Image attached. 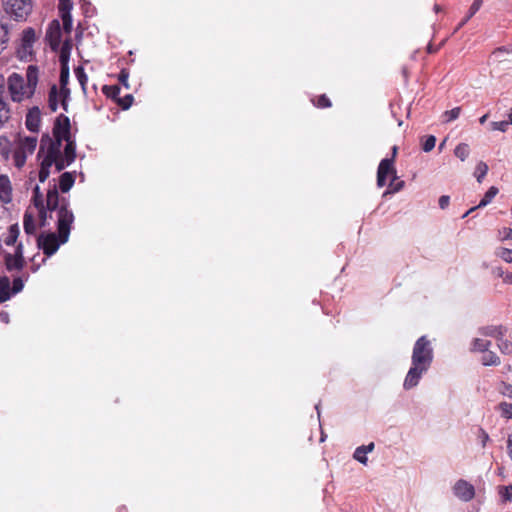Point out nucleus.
I'll return each instance as SVG.
<instances>
[{
    "mask_svg": "<svg viewBox=\"0 0 512 512\" xmlns=\"http://www.w3.org/2000/svg\"><path fill=\"white\" fill-rule=\"evenodd\" d=\"M433 357V348L428 338L426 336L418 338L412 351L411 367L403 382L405 390H410L419 384L422 376L429 370Z\"/></svg>",
    "mask_w": 512,
    "mask_h": 512,
    "instance_id": "f257e3e1",
    "label": "nucleus"
},
{
    "mask_svg": "<svg viewBox=\"0 0 512 512\" xmlns=\"http://www.w3.org/2000/svg\"><path fill=\"white\" fill-rule=\"evenodd\" d=\"M74 215H70L66 210L60 212L57 233L42 232L37 237V247L43 251L47 257L54 255L59 247L68 242Z\"/></svg>",
    "mask_w": 512,
    "mask_h": 512,
    "instance_id": "f03ea898",
    "label": "nucleus"
},
{
    "mask_svg": "<svg viewBox=\"0 0 512 512\" xmlns=\"http://www.w3.org/2000/svg\"><path fill=\"white\" fill-rule=\"evenodd\" d=\"M38 73L37 66L29 65L26 70V83L24 78L17 73H12L8 77V90L14 102H20L25 97L30 98L34 95L38 84Z\"/></svg>",
    "mask_w": 512,
    "mask_h": 512,
    "instance_id": "7ed1b4c3",
    "label": "nucleus"
},
{
    "mask_svg": "<svg viewBox=\"0 0 512 512\" xmlns=\"http://www.w3.org/2000/svg\"><path fill=\"white\" fill-rule=\"evenodd\" d=\"M53 136L54 140L48 134H44L42 136L38 156L41 155V152H43L45 148L50 151L53 149V151L57 153V149L62 147V142L72 138L69 117L64 114H60L55 119Z\"/></svg>",
    "mask_w": 512,
    "mask_h": 512,
    "instance_id": "20e7f679",
    "label": "nucleus"
},
{
    "mask_svg": "<svg viewBox=\"0 0 512 512\" xmlns=\"http://www.w3.org/2000/svg\"><path fill=\"white\" fill-rule=\"evenodd\" d=\"M45 209L47 212H50L49 218H52L51 213H56L57 226L59 223L60 212L66 210L70 215H74L72 210L69 209V200L65 197L59 196L58 189L55 184L47 191Z\"/></svg>",
    "mask_w": 512,
    "mask_h": 512,
    "instance_id": "39448f33",
    "label": "nucleus"
},
{
    "mask_svg": "<svg viewBox=\"0 0 512 512\" xmlns=\"http://www.w3.org/2000/svg\"><path fill=\"white\" fill-rule=\"evenodd\" d=\"M4 11L15 21H24L32 11V0H2Z\"/></svg>",
    "mask_w": 512,
    "mask_h": 512,
    "instance_id": "423d86ee",
    "label": "nucleus"
},
{
    "mask_svg": "<svg viewBox=\"0 0 512 512\" xmlns=\"http://www.w3.org/2000/svg\"><path fill=\"white\" fill-rule=\"evenodd\" d=\"M391 176L398 179L396 169L393 164V158H384L380 161L377 169V186L384 187L387 183V177Z\"/></svg>",
    "mask_w": 512,
    "mask_h": 512,
    "instance_id": "0eeeda50",
    "label": "nucleus"
},
{
    "mask_svg": "<svg viewBox=\"0 0 512 512\" xmlns=\"http://www.w3.org/2000/svg\"><path fill=\"white\" fill-rule=\"evenodd\" d=\"M453 491L456 497L465 502L472 500L475 495L474 486L463 479L455 483Z\"/></svg>",
    "mask_w": 512,
    "mask_h": 512,
    "instance_id": "6e6552de",
    "label": "nucleus"
},
{
    "mask_svg": "<svg viewBox=\"0 0 512 512\" xmlns=\"http://www.w3.org/2000/svg\"><path fill=\"white\" fill-rule=\"evenodd\" d=\"M55 157L56 153L53 151V149L51 151L46 149V154L43 160L41 161L40 170L38 174L39 181L41 183H44L49 177L50 168L53 165V162H55Z\"/></svg>",
    "mask_w": 512,
    "mask_h": 512,
    "instance_id": "1a4fd4ad",
    "label": "nucleus"
},
{
    "mask_svg": "<svg viewBox=\"0 0 512 512\" xmlns=\"http://www.w3.org/2000/svg\"><path fill=\"white\" fill-rule=\"evenodd\" d=\"M41 123V112L39 107L34 106L30 108L26 114L25 125L26 128L33 133H37Z\"/></svg>",
    "mask_w": 512,
    "mask_h": 512,
    "instance_id": "9d476101",
    "label": "nucleus"
},
{
    "mask_svg": "<svg viewBox=\"0 0 512 512\" xmlns=\"http://www.w3.org/2000/svg\"><path fill=\"white\" fill-rule=\"evenodd\" d=\"M61 26L58 20H52L47 28L46 37L52 49H57L61 41Z\"/></svg>",
    "mask_w": 512,
    "mask_h": 512,
    "instance_id": "9b49d317",
    "label": "nucleus"
},
{
    "mask_svg": "<svg viewBox=\"0 0 512 512\" xmlns=\"http://www.w3.org/2000/svg\"><path fill=\"white\" fill-rule=\"evenodd\" d=\"M0 201L9 204L12 201V185L7 175H0Z\"/></svg>",
    "mask_w": 512,
    "mask_h": 512,
    "instance_id": "f8f14e48",
    "label": "nucleus"
},
{
    "mask_svg": "<svg viewBox=\"0 0 512 512\" xmlns=\"http://www.w3.org/2000/svg\"><path fill=\"white\" fill-rule=\"evenodd\" d=\"M479 332L483 336L493 337L499 341L506 334L507 328L503 325H489L482 327Z\"/></svg>",
    "mask_w": 512,
    "mask_h": 512,
    "instance_id": "ddd939ff",
    "label": "nucleus"
},
{
    "mask_svg": "<svg viewBox=\"0 0 512 512\" xmlns=\"http://www.w3.org/2000/svg\"><path fill=\"white\" fill-rule=\"evenodd\" d=\"M499 190L497 187L495 186H491L487 192L485 193V195L483 196V198L481 199V201L479 202V204L477 206H474L472 208H470L463 216L462 218H465L467 217L470 213H472L473 211H475L476 209L478 208H481V207H485L487 206L489 203H491V201L493 200V198L498 194Z\"/></svg>",
    "mask_w": 512,
    "mask_h": 512,
    "instance_id": "4468645a",
    "label": "nucleus"
},
{
    "mask_svg": "<svg viewBox=\"0 0 512 512\" xmlns=\"http://www.w3.org/2000/svg\"><path fill=\"white\" fill-rule=\"evenodd\" d=\"M75 183V172H64L59 177V189L67 193Z\"/></svg>",
    "mask_w": 512,
    "mask_h": 512,
    "instance_id": "2eb2a0df",
    "label": "nucleus"
},
{
    "mask_svg": "<svg viewBox=\"0 0 512 512\" xmlns=\"http://www.w3.org/2000/svg\"><path fill=\"white\" fill-rule=\"evenodd\" d=\"M66 142L62 156L66 159V164H72L76 158V142L70 138Z\"/></svg>",
    "mask_w": 512,
    "mask_h": 512,
    "instance_id": "dca6fc26",
    "label": "nucleus"
},
{
    "mask_svg": "<svg viewBox=\"0 0 512 512\" xmlns=\"http://www.w3.org/2000/svg\"><path fill=\"white\" fill-rule=\"evenodd\" d=\"M10 279L7 276L0 277V303L6 302L12 296Z\"/></svg>",
    "mask_w": 512,
    "mask_h": 512,
    "instance_id": "f3484780",
    "label": "nucleus"
},
{
    "mask_svg": "<svg viewBox=\"0 0 512 512\" xmlns=\"http://www.w3.org/2000/svg\"><path fill=\"white\" fill-rule=\"evenodd\" d=\"M24 263V258L16 257L10 253L5 255V266L8 271L21 270Z\"/></svg>",
    "mask_w": 512,
    "mask_h": 512,
    "instance_id": "a211bd4d",
    "label": "nucleus"
},
{
    "mask_svg": "<svg viewBox=\"0 0 512 512\" xmlns=\"http://www.w3.org/2000/svg\"><path fill=\"white\" fill-rule=\"evenodd\" d=\"M484 0H474L472 5L470 6L468 13L462 19V21L457 25L454 32L459 31L481 8Z\"/></svg>",
    "mask_w": 512,
    "mask_h": 512,
    "instance_id": "6ab92c4d",
    "label": "nucleus"
},
{
    "mask_svg": "<svg viewBox=\"0 0 512 512\" xmlns=\"http://www.w3.org/2000/svg\"><path fill=\"white\" fill-rule=\"evenodd\" d=\"M37 146V137L35 136H27L24 137L20 142L19 150L24 151L26 153L32 154Z\"/></svg>",
    "mask_w": 512,
    "mask_h": 512,
    "instance_id": "aec40b11",
    "label": "nucleus"
},
{
    "mask_svg": "<svg viewBox=\"0 0 512 512\" xmlns=\"http://www.w3.org/2000/svg\"><path fill=\"white\" fill-rule=\"evenodd\" d=\"M23 227L27 235H34L36 233V223L34 217L28 211L24 213Z\"/></svg>",
    "mask_w": 512,
    "mask_h": 512,
    "instance_id": "412c9836",
    "label": "nucleus"
},
{
    "mask_svg": "<svg viewBox=\"0 0 512 512\" xmlns=\"http://www.w3.org/2000/svg\"><path fill=\"white\" fill-rule=\"evenodd\" d=\"M36 41L35 30L31 27L26 28L22 32L21 44L33 47Z\"/></svg>",
    "mask_w": 512,
    "mask_h": 512,
    "instance_id": "4be33fe9",
    "label": "nucleus"
},
{
    "mask_svg": "<svg viewBox=\"0 0 512 512\" xmlns=\"http://www.w3.org/2000/svg\"><path fill=\"white\" fill-rule=\"evenodd\" d=\"M19 234L20 230L18 224L11 225L8 230V236L4 239V243L7 246L14 245L19 237Z\"/></svg>",
    "mask_w": 512,
    "mask_h": 512,
    "instance_id": "5701e85b",
    "label": "nucleus"
},
{
    "mask_svg": "<svg viewBox=\"0 0 512 512\" xmlns=\"http://www.w3.org/2000/svg\"><path fill=\"white\" fill-rule=\"evenodd\" d=\"M48 106L52 112H56L58 109V88L56 85H52L49 90Z\"/></svg>",
    "mask_w": 512,
    "mask_h": 512,
    "instance_id": "b1692460",
    "label": "nucleus"
},
{
    "mask_svg": "<svg viewBox=\"0 0 512 512\" xmlns=\"http://www.w3.org/2000/svg\"><path fill=\"white\" fill-rule=\"evenodd\" d=\"M481 363L484 366H498L500 364V358L493 351H486L481 358Z\"/></svg>",
    "mask_w": 512,
    "mask_h": 512,
    "instance_id": "393cba45",
    "label": "nucleus"
},
{
    "mask_svg": "<svg viewBox=\"0 0 512 512\" xmlns=\"http://www.w3.org/2000/svg\"><path fill=\"white\" fill-rule=\"evenodd\" d=\"M470 154V148L467 143H460L454 149V155L461 161H465Z\"/></svg>",
    "mask_w": 512,
    "mask_h": 512,
    "instance_id": "a878e982",
    "label": "nucleus"
},
{
    "mask_svg": "<svg viewBox=\"0 0 512 512\" xmlns=\"http://www.w3.org/2000/svg\"><path fill=\"white\" fill-rule=\"evenodd\" d=\"M102 92L106 97L117 101L120 94V87L118 85H104Z\"/></svg>",
    "mask_w": 512,
    "mask_h": 512,
    "instance_id": "bb28decb",
    "label": "nucleus"
},
{
    "mask_svg": "<svg viewBox=\"0 0 512 512\" xmlns=\"http://www.w3.org/2000/svg\"><path fill=\"white\" fill-rule=\"evenodd\" d=\"M397 179L391 178L388 189L383 193V197H386L389 194L397 193L401 191L405 185L403 180L396 181Z\"/></svg>",
    "mask_w": 512,
    "mask_h": 512,
    "instance_id": "cd10ccee",
    "label": "nucleus"
},
{
    "mask_svg": "<svg viewBox=\"0 0 512 512\" xmlns=\"http://www.w3.org/2000/svg\"><path fill=\"white\" fill-rule=\"evenodd\" d=\"M17 53L19 58L24 61H32L34 58L33 47L31 46L21 44Z\"/></svg>",
    "mask_w": 512,
    "mask_h": 512,
    "instance_id": "c85d7f7f",
    "label": "nucleus"
},
{
    "mask_svg": "<svg viewBox=\"0 0 512 512\" xmlns=\"http://www.w3.org/2000/svg\"><path fill=\"white\" fill-rule=\"evenodd\" d=\"M491 345V342L488 340H483L480 338H475L472 341V351H479V352H486L488 351L489 347Z\"/></svg>",
    "mask_w": 512,
    "mask_h": 512,
    "instance_id": "c756f323",
    "label": "nucleus"
},
{
    "mask_svg": "<svg viewBox=\"0 0 512 512\" xmlns=\"http://www.w3.org/2000/svg\"><path fill=\"white\" fill-rule=\"evenodd\" d=\"M70 51H71V45L68 41H66L60 49L59 61H60L61 66L64 64L68 65L69 58H70Z\"/></svg>",
    "mask_w": 512,
    "mask_h": 512,
    "instance_id": "7c9ffc66",
    "label": "nucleus"
},
{
    "mask_svg": "<svg viewBox=\"0 0 512 512\" xmlns=\"http://www.w3.org/2000/svg\"><path fill=\"white\" fill-rule=\"evenodd\" d=\"M10 118V109L8 104L0 97V127Z\"/></svg>",
    "mask_w": 512,
    "mask_h": 512,
    "instance_id": "2f4dec72",
    "label": "nucleus"
},
{
    "mask_svg": "<svg viewBox=\"0 0 512 512\" xmlns=\"http://www.w3.org/2000/svg\"><path fill=\"white\" fill-rule=\"evenodd\" d=\"M32 203L37 209L45 207L44 197L38 185L33 189Z\"/></svg>",
    "mask_w": 512,
    "mask_h": 512,
    "instance_id": "473e14b6",
    "label": "nucleus"
},
{
    "mask_svg": "<svg viewBox=\"0 0 512 512\" xmlns=\"http://www.w3.org/2000/svg\"><path fill=\"white\" fill-rule=\"evenodd\" d=\"M74 72H75V75H76V78H77L79 84L81 85L83 92L85 93L88 77H87V74L85 73L84 68L81 66H78L75 68Z\"/></svg>",
    "mask_w": 512,
    "mask_h": 512,
    "instance_id": "72a5a7b5",
    "label": "nucleus"
},
{
    "mask_svg": "<svg viewBox=\"0 0 512 512\" xmlns=\"http://www.w3.org/2000/svg\"><path fill=\"white\" fill-rule=\"evenodd\" d=\"M488 169H489L488 165L483 161H480L477 164L475 172H474V176L476 177V179L479 183H481L482 180L484 179V177L486 176Z\"/></svg>",
    "mask_w": 512,
    "mask_h": 512,
    "instance_id": "f704fd0d",
    "label": "nucleus"
},
{
    "mask_svg": "<svg viewBox=\"0 0 512 512\" xmlns=\"http://www.w3.org/2000/svg\"><path fill=\"white\" fill-rule=\"evenodd\" d=\"M461 113V107H455L451 110H447L442 114L443 122H451L456 120Z\"/></svg>",
    "mask_w": 512,
    "mask_h": 512,
    "instance_id": "c9c22d12",
    "label": "nucleus"
},
{
    "mask_svg": "<svg viewBox=\"0 0 512 512\" xmlns=\"http://www.w3.org/2000/svg\"><path fill=\"white\" fill-rule=\"evenodd\" d=\"M53 164L55 165L57 172L64 170L67 166L70 165V164H66V159H65V157L62 156L61 148L57 149L55 162H53Z\"/></svg>",
    "mask_w": 512,
    "mask_h": 512,
    "instance_id": "e433bc0d",
    "label": "nucleus"
},
{
    "mask_svg": "<svg viewBox=\"0 0 512 512\" xmlns=\"http://www.w3.org/2000/svg\"><path fill=\"white\" fill-rule=\"evenodd\" d=\"M366 455L367 453L364 450L363 446L361 445L355 449L353 453V458L360 462L361 464L366 465L368 462V458Z\"/></svg>",
    "mask_w": 512,
    "mask_h": 512,
    "instance_id": "4c0bfd02",
    "label": "nucleus"
},
{
    "mask_svg": "<svg viewBox=\"0 0 512 512\" xmlns=\"http://www.w3.org/2000/svg\"><path fill=\"white\" fill-rule=\"evenodd\" d=\"M73 8L72 0H59L58 9L60 15L71 14Z\"/></svg>",
    "mask_w": 512,
    "mask_h": 512,
    "instance_id": "58836bf2",
    "label": "nucleus"
},
{
    "mask_svg": "<svg viewBox=\"0 0 512 512\" xmlns=\"http://www.w3.org/2000/svg\"><path fill=\"white\" fill-rule=\"evenodd\" d=\"M497 346H498L499 350L501 351V353H503V354H511L512 353V342L505 339L504 337L498 341Z\"/></svg>",
    "mask_w": 512,
    "mask_h": 512,
    "instance_id": "ea45409f",
    "label": "nucleus"
},
{
    "mask_svg": "<svg viewBox=\"0 0 512 512\" xmlns=\"http://www.w3.org/2000/svg\"><path fill=\"white\" fill-rule=\"evenodd\" d=\"M436 145V137L433 135H429L425 138V140L422 143V149L424 152H430L434 149Z\"/></svg>",
    "mask_w": 512,
    "mask_h": 512,
    "instance_id": "a19ab883",
    "label": "nucleus"
},
{
    "mask_svg": "<svg viewBox=\"0 0 512 512\" xmlns=\"http://www.w3.org/2000/svg\"><path fill=\"white\" fill-rule=\"evenodd\" d=\"M63 23V30L65 33L70 34L73 28V20L71 14L60 15Z\"/></svg>",
    "mask_w": 512,
    "mask_h": 512,
    "instance_id": "79ce46f5",
    "label": "nucleus"
},
{
    "mask_svg": "<svg viewBox=\"0 0 512 512\" xmlns=\"http://www.w3.org/2000/svg\"><path fill=\"white\" fill-rule=\"evenodd\" d=\"M69 81V66L64 64L60 69L59 82L60 86H67Z\"/></svg>",
    "mask_w": 512,
    "mask_h": 512,
    "instance_id": "37998d69",
    "label": "nucleus"
},
{
    "mask_svg": "<svg viewBox=\"0 0 512 512\" xmlns=\"http://www.w3.org/2000/svg\"><path fill=\"white\" fill-rule=\"evenodd\" d=\"M133 99V95L128 94L124 98H118L116 102L122 109L127 110L131 107Z\"/></svg>",
    "mask_w": 512,
    "mask_h": 512,
    "instance_id": "c03bdc74",
    "label": "nucleus"
},
{
    "mask_svg": "<svg viewBox=\"0 0 512 512\" xmlns=\"http://www.w3.org/2000/svg\"><path fill=\"white\" fill-rule=\"evenodd\" d=\"M500 495L503 502H508L512 500V484L508 486H502L500 488Z\"/></svg>",
    "mask_w": 512,
    "mask_h": 512,
    "instance_id": "a18cd8bd",
    "label": "nucleus"
},
{
    "mask_svg": "<svg viewBox=\"0 0 512 512\" xmlns=\"http://www.w3.org/2000/svg\"><path fill=\"white\" fill-rule=\"evenodd\" d=\"M26 157H27L26 156V152L17 149L14 152L15 165L18 168L22 167L25 164V162H26Z\"/></svg>",
    "mask_w": 512,
    "mask_h": 512,
    "instance_id": "49530a36",
    "label": "nucleus"
},
{
    "mask_svg": "<svg viewBox=\"0 0 512 512\" xmlns=\"http://www.w3.org/2000/svg\"><path fill=\"white\" fill-rule=\"evenodd\" d=\"M8 42V30L0 24V52L4 49V45Z\"/></svg>",
    "mask_w": 512,
    "mask_h": 512,
    "instance_id": "de8ad7c7",
    "label": "nucleus"
},
{
    "mask_svg": "<svg viewBox=\"0 0 512 512\" xmlns=\"http://www.w3.org/2000/svg\"><path fill=\"white\" fill-rule=\"evenodd\" d=\"M315 105L318 108H328V107H331L332 104H331L330 99L325 94H323L318 97Z\"/></svg>",
    "mask_w": 512,
    "mask_h": 512,
    "instance_id": "09e8293b",
    "label": "nucleus"
},
{
    "mask_svg": "<svg viewBox=\"0 0 512 512\" xmlns=\"http://www.w3.org/2000/svg\"><path fill=\"white\" fill-rule=\"evenodd\" d=\"M508 126H509V122H506V121H494V122H491V128L492 130H498V131H501V132H506V130L508 129Z\"/></svg>",
    "mask_w": 512,
    "mask_h": 512,
    "instance_id": "8fccbe9b",
    "label": "nucleus"
},
{
    "mask_svg": "<svg viewBox=\"0 0 512 512\" xmlns=\"http://www.w3.org/2000/svg\"><path fill=\"white\" fill-rule=\"evenodd\" d=\"M498 255L507 263H512V250L508 248H501Z\"/></svg>",
    "mask_w": 512,
    "mask_h": 512,
    "instance_id": "3c124183",
    "label": "nucleus"
},
{
    "mask_svg": "<svg viewBox=\"0 0 512 512\" xmlns=\"http://www.w3.org/2000/svg\"><path fill=\"white\" fill-rule=\"evenodd\" d=\"M24 287L23 280L20 277H17L13 280L12 293L16 294L22 291Z\"/></svg>",
    "mask_w": 512,
    "mask_h": 512,
    "instance_id": "603ef678",
    "label": "nucleus"
},
{
    "mask_svg": "<svg viewBox=\"0 0 512 512\" xmlns=\"http://www.w3.org/2000/svg\"><path fill=\"white\" fill-rule=\"evenodd\" d=\"M128 78H129V72L126 69H122L119 73L118 80L126 88L129 87Z\"/></svg>",
    "mask_w": 512,
    "mask_h": 512,
    "instance_id": "864d4df0",
    "label": "nucleus"
},
{
    "mask_svg": "<svg viewBox=\"0 0 512 512\" xmlns=\"http://www.w3.org/2000/svg\"><path fill=\"white\" fill-rule=\"evenodd\" d=\"M39 210V218H40V227H45L47 225L48 212L45 207L38 208Z\"/></svg>",
    "mask_w": 512,
    "mask_h": 512,
    "instance_id": "5fc2aeb1",
    "label": "nucleus"
},
{
    "mask_svg": "<svg viewBox=\"0 0 512 512\" xmlns=\"http://www.w3.org/2000/svg\"><path fill=\"white\" fill-rule=\"evenodd\" d=\"M500 409L501 411L503 412V414L507 417V418H511L512 417V404H509V403H501L500 404Z\"/></svg>",
    "mask_w": 512,
    "mask_h": 512,
    "instance_id": "6e6d98bb",
    "label": "nucleus"
},
{
    "mask_svg": "<svg viewBox=\"0 0 512 512\" xmlns=\"http://www.w3.org/2000/svg\"><path fill=\"white\" fill-rule=\"evenodd\" d=\"M499 235L501 240L512 239V228H503L499 231Z\"/></svg>",
    "mask_w": 512,
    "mask_h": 512,
    "instance_id": "4d7b16f0",
    "label": "nucleus"
},
{
    "mask_svg": "<svg viewBox=\"0 0 512 512\" xmlns=\"http://www.w3.org/2000/svg\"><path fill=\"white\" fill-rule=\"evenodd\" d=\"M479 434H478V438L482 444L483 447H485L486 443L489 441V435L488 433L482 429V428H479L478 430Z\"/></svg>",
    "mask_w": 512,
    "mask_h": 512,
    "instance_id": "13d9d810",
    "label": "nucleus"
},
{
    "mask_svg": "<svg viewBox=\"0 0 512 512\" xmlns=\"http://www.w3.org/2000/svg\"><path fill=\"white\" fill-rule=\"evenodd\" d=\"M58 96L61 99H69L70 98V89L67 86H60V91L58 92Z\"/></svg>",
    "mask_w": 512,
    "mask_h": 512,
    "instance_id": "bf43d9fd",
    "label": "nucleus"
},
{
    "mask_svg": "<svg viewBox=\"0 0 512 512\" xmlns=\"http://www.w3.org/2000/svg\"><path fill=\"white\" fill-rule=\"evenodd\" d=\"M439 207L441 209H445L448 207L449 203H450V197L447 196V195H442L440 198H439Z\"/></svg>",
    "mask_w": 512,
    "mask_h": 512,
    "instance_id": "052dcab7",
    "label": "nucleus"
},
{
    "mask_svg": "<svg viewBox=\"0 0 512 512\" xmlns=\"http://www.w3.org/2000/svg\"><path fill=\"white\" fill-rule=\"evenodd\" d=\"M0 321L2 323L8 324L10 321L9 313L6 311H0Z\"/></svg>",
    "mask_w": 512,
    "mask_h": 512,
    "instance_id": "680f3d73",
    "label": "nucleus"
},
{
    "mask_svg": "<svg viewBox=\"0 0 512 512\" xmlns=\"http://www.w3.org/2000/svg\"><path fill=\"white\" fill-rule=\"evenodd\" d=\"M507 450H508L509 457L512 460V433L508 436V439H507Z\"/></svg>",
    "mask_w": 512,
    "mask_h": 512,
    "instance_id": "e2e57ef3",
    "label": "nucleus"
},
{
    "mask_svg": "<svg viewBox=\"0 0 512 512\" xmlns=\"http://www.w3.org/2000/svg\"><path fill=\"white\" fill-rule=\"evenodd\" d=\"M14 256L19 257V258H24L23 257V245H22V243H19L17 245Z\"/></svg>",
    "mask_w": 512,
    "mask_h": 512,
    "instance_id": "0e129e2a",
    "label": "nucleus"
},
{
    "mask_svg": "<svg viewBox=\"0 0 512 512\" xmlns=\"http://www.w3.org/2000/svg\"><path fill=\"white\" fill-rule=\"evenodd\" d=\"M362 446H363L364 450L366 451V453L372 452L375 447L373 442L369 443L368 445H362Z\"/></svg>",
    "mask_w": 512,
    "mask_h": 512,
    "instance_id": "69168bd1",
    "label": "nucleus"
},
{
    "mask_svg": "<svg viewBox=\"0 0 512 512\" xmlns=\"http://www.w3.org/2000/svg\"><path fill=\"white\" fill-rule=\"evenodd\" d=\"M68 101L69 99H61V106L66 112L68 111Z\"/></svg>",
    "mask_w": 512,
    "mask_h": 512,
    "instance_id": "338daca9",
    "label": "nucleus"
},
{
    "mask_svg": "<svg viewBox=\"0 0 512 512\" xmlns=\"http://www.w3.org/2000/svg\"><path fill=\"white\" fill-rule=\"evenodd\" d=\"M488 118H489V114L488 113L483 115L482 117H480V119H479L480 124H484L487 121Z\"/></svg>",
    "mask_w": 512,
    "mask_h": 512,
    "instance_id": "774afa93",
    "label": "nucleus"
}]
</instances>
